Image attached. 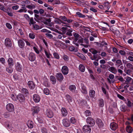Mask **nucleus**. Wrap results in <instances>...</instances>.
Returning <instances> with one entry per match:
<instances>
[{
    "mask_svg": "<svg viewBox=\"0 0 133 133\" xmlns=\"http://www.w3.org/2000/svg\"><path fill=\"white\" fill-rule=\"evenodd\" d=\"M86 121L87 123H89L91 126H94L95 124V120L91 117H88Z\"/></svg>",
    "mask_w": 133,
    "mask_h": 133,
    "instance_id": "1",
    "label": "nucleus"
},
{
    "mask_svg": "<svg viewBox=\"0 0 133 133\" xmlns=\"http://www.w3.org/2000/svg\"><path fill=\"white\" fill-rule=\"evenodd\" d=\"M6 110L9 112H12L14 110V107L13 105L11 103L8 104L6 106Z\"/></svg>",
    "mask_w": 133,
    "mask_h": 133,
    "instance_id": "2",
    "label": "nucleus"
},
{
    "mask_svg": "<svg viewBox=\"0 0 133 133\" xmlns=\"http://www.w3.org/2000/svg\"><path fill=\"white\" fill-rule=\"evenodd\" d=\"M62 29L65 31L66 30L67 32L66 33V34L69 36H72L71 32L73 31V30L72 29H68L66 27H63L62 28Z\"/></svg>",
    "mask_w": 133,
    "mask_h": 133,
    "instance_id": "3",
    "label": "nucleus"
},
{
    "mask_svg": "<svg viewBox=\"0 0 133 133\" xmlns=\"http://www.w3.org/2000/svg\"><path fill=\"white\" fill-rule=\"evenodd\" d=\"M83 130L84 133H90L91 132L90 127L88 125L84 126L83 128Z\"/></svg>",
    "mask_w": 133,
    "mask_h": 133,
    "instance_id": "4",
    "label": "nucleus"
},
{
    "mask_svg": "<svg viewBox=\"0 0 133 133\" xmlns=\"http://www.w3.org/2000/svg\"><path fill=\"white\" fill-rule=\"evenodd\" d=\"M56 77L57 80L60 82H62L64 79V77L62 74L60 72L57 73L56 75Z\"/></svg>",
    "mask_w": 133,
    "mask_h": 133,
    "instance_id": "5",
    "label": "nucleus"
},
{
    "mask_svg": "<svg viewBox=\"0 0 133 133\" xmlns=\"http://www.w3.org/2000/svg\"><path fill=\"white\" fill-rule=\"evenodd\" d=\"M5 44L7 47H10L12 46L11 40L9 38H6L5 40Z\"/></svg>",
    "mask_w": 133,
    "mask_h": 133,
    "instance_id": "6",
    "label": "nucleus"
},
{
    "mask_svg": "<svg viewBox=\"0 0 133 133\" xmlns=\"http://www.w3.org/2000/svg\"><path fill=\"white\" fill-rule=\"evenodd\" d=\"M35 55L34 53L32 52L29 53L28 58L30 61L32 62L34 61L35 60Z\"/></svg>",
    "mask_w": 133,
    "mask_h": 133,
    "instance_id": "7",
    "label": "nucleus"
},
{
    "mask_svg": "<svg viewBox=\"0 0 133 133\" xmlns=\"http://www.w3.org/2000/svg\"><path fill=\"white\" fill-rule=\"evenodd\" d=\"M63 124L65 127H69L70 125V123L69 120L67 119H64L63 120Z\"/></svg>",
    "mask_w": 133,
    "mask_h": 133,
    "instance_id": "8",
    "label": "nucleus"
},
{
    "mask_svg": "<svg viewBox=\"0 0 133 133\" xmlns=\"http://www.w3.org/2000/svg\"><path fill=\"white\" fill-rule=\"evenodd\" d=\"M61 71L63 74L64 75L67 74L68 72V68L67 66H65L62 67Z\"/></svg>",
    "mask_w": 133,
    "mask_h": 133,
    "instance_id": "9",
    "label": "nucleus"
},
{
    "mask_svg": "<svg viewBox=\"0 0 133 133\" xmlns=\"http://www.w3.org/2000/svg\"><path fill=\"white\" fill-rule=\"evenodd\" d=\"M110 126L111 129L114 131L116 130L118 127V125L117 124L114 122L111 123Z\"/></svg>",
    "mask_w": 133,
    "mask_h": 133,
    "instance_id": "10",
    "label": "nucleus"
},
{
    "mask_svg": "<svg viewBox=\"0 0 133 133\" xmlns=\"http://www.w3.org/2000/svg\"><path fill=\"white\" fill-rule=\"evenodd\" d=\"M17 97L18 99L21 102H24L25 100V98L24 96L22 94H19Z\"/></svg>",
    "mask_w": 133,
    "mask_h": 133,
    "instance_id": "11",
    "label": "nucleus"
},
{
    "mask_svg": "<svg viewBox=\"0 0 133 133\" xmlns=\"http://www.w3.org/2000/svg\"><path fill=\"white\" fill-rule=\"evenodd\" d=\"M96 122L98 126L99 127H102L104 125L103 122H102V120L100 119H97L96 121Z\"/></svg>",
    "mask_w": 133,
    "mask_h": 133,
    "instance_id": "12",
    "label": "nucleus"
},
{
    "mask_svg": "<svg viewBox=\"0 0 133 133\" xmlns=\"http://www.w3.org/2000/svg\"><path fill=\"white\" fill-rule=\"evenodd\" d=\"M46 114L49 118H52L54 115L53 112L50 109H47L46 112Z\"/></svg>",
    "mask_w": 133,
    "mask_h": 133,
    "instance_id": "13",
    "label": "nucleus"
},
{
    "mask_svg": "<svg viewBox=\"0 0 133 133\" xmlns=\"http://www.w3.org/2000/svg\"><path fill=\"white\" fill-rule=\"evenodd\" d=\"M28 84L29 88L32 89H34L35 87V85L33 82L32 81L28 82Z\"/></svg>",
    "mask_w": 133,
    "mask_h": 133,
    "instance_id": "14",
    "label": "nucleus"
},
{
    "mask_svg": "<svg viewBox=\"0 0 133 133\" xmlns=\"http://www.w3.org/2000/svg\"><path fill=\"white\" fill-rule=\"evenodd\" d=\"M33 98L34 101L36 103L39 102L40 100V97L37 94H35L33 96Z\"/></svg>",
    "mask_w": 133,
    "mask_h": 133,
    "instance_id": "15",
    "label": "nucleus"
},
{
    "mask_svg": "<svg viewBox=\"0 0 133 133\" xmlns=\"http://www.w3.org/2000/svg\"><path fill=\"white\" fill-rule=\"evenodd\" d=\"M16 68L18 71H21L22 69V66L19 62H18L16 65Z\"/></svg>",
    "mask_w": 133,
    "mask_h": 133,
    "instance_id": "16",
    "label": "nucleus"
},
{
    "mask_svg": "<svg viewBox=\"0 0 133 133\" xmlns=\"http://www.w3.org/2000/svg\"><path fill=\"white\" fill-rule=\"evenodd\" d=\"M18 46L21 48H23L25 45L24 41L22 40L19 39L18 41Z\"/></svg>",
    "mask_w": 133,
    "mask_h": 133,
    "instance_id": "17",
    "label": "nucleus"
},
{
    "mask_svg": "<svg viewBox=\"0 0 133 133\" xmlns=\"http://www.w3.org/2000/svg\"><path fill=\"white\" fill-rule=\"evenodd\" d=\"M108 70L114 74H116L117 72L116 69L114 67L111 66L108 69Z\"/></svg>",
    "mask_w": 133,
    "mask_h": 133,
    "instance_id": "18",
    "label": "nucleus"
},
{
    "mask_svg": "<svg viewBox=\"0 0 133 133\" xmlns=\"http://www.w3.org/2000/svg\"><path fill=\"white\" fill-rule=\"evenodd\" d=\"M8 66H13L14 65V61L12 58H9L8 60Z\"/></svg>",
    "mask_w": 133,
    "mask_h": 133,
    "instance_id": "19",
    "label": "nucleus"
},
{
    "mask_svg": "<svg viewBox=\"0 0 133 133\" xmlns=\"http://www.w3.org/2000/svg\"><path fill=\"white\" fill-rule=\"evenodd\" d=\"M69 50L71 51H74L77 52L78 51V48L76 47L75 48L74 46H71L69 47Z\"/></svg>",
    "mask_w": 133,
    "mask_h": 133,
    "instance_id": "20",
    "label": "nucleus"
},
{
    "mask_svg": "<svg viewBox=\"0 0 133 133\" xmlns=\"http://www.w3.org/2000/svg\"><path fill=\"white\" fill-rule=\"evenodd\" d=\"M61 112L63 116H66L67 115V111L65 108H63L62 109Z\"/></svg>",
    "mask_w": 133,
    "mask_h": 133,
    "instance_id": "21",
    "label": "nucleus"
},
{
    "mask_svg": "<svg viewBox=\"0 0 133 133\" xmlns=\"http://www.w3.org/2000/svg\"><path fill=\"white\" fill-rule=\"evenodd\" d=\"M81 91L83 94H86L87 93V91L86 90V87L83 85H82Z\"/></svg>",
    "mask_w": 133,
    "mask_h": 133,
    "instance_id": "22",
    "label": "nucleus"
},
{
    "mask_svg": "<svg viewBox=\"0 0 133 133\" xmlns=\"http://www.w3.org/2000/svg\"><path fill=\"white\" fill-rule=\"evenodd\" d=\"M89 95L90 97H94L95 95V92L94 90H91L90 91Z\"/></svg>",
    "mask_w": 133,
    "mask_h": 133,
    "instance_id": "23",
    "label": "nucleus"
},
{
    "mask_svg": "<svg viewBox=\"0 0 133 133\" xmlns=\"http://www.w3.org/2000/svg\"><path fill=\"white\" fill-rule=\"evenodd\" d=\"M34 111L32 112V114L33 116H34V114H35L37 113L40 110L39 108L37 107H36L34 108Z\"/></svg>",
    "mask_w": 133,
    "mask_h": 133,
    "instance_id": "24",
    "label": "nucleus"
},
{
    "mask_svg": "<svg viewBox=\"0 0 133 133\" xmlns=\"http://www.w3.org/2000/svg\"><path fill=\"white\" fill-rule=\"evenodd\" d=\"M99 105L100 107H102L104 105V100L102 99H101L98 100Z\"/></svg>",
    "mask_w": 133,
    "mask_h": 133,
    "instance_id": "25",
    "label": "nucleus"
},
{
    "mask_svg": "<svg viewBox=\"0 0 133 133\" xmlns=\"http://www.w3.org/2000/svg\"><path fill=\"white\" fill-rule=\"evenodd\" d=\"M22 92L25 96H27L28 94V90L26 88H23L22 90Z\"/></svg>",
    "mask_w": 133,
    "mask_h": 133,
    "instance_id": "26",
    "label": "nucleus"
},
{
    "mask_svg": "<svg viewBox=\"0 0 133 133\" xmlns=\"http://www.w3.org/2000/svg\"><path fill=\"white\" fill-rule=\"evenodd\" d=\"M12 67V66H9L8 67L6 68V71L8 73H12L13 71V69Z\"/></svg>",
    "mask_w": 133,
    "mask_h": 133,
    "instance_id": "27",
    "label": "nucleus"
},
{
    "mask_svg": "<svg viewBox=\"0 0 133 133\" xmlns=\"http://www.w3.org/2000/svg\"><path fill=\"white\" fill-rule=\"evenodd\" d=\"M126 130L128 132L131 133L132 131V129L130 126L128 125L126 127Z\"/></svg>",
    "mask_w": 133,
    "mask_h": 133,
    "instance_id": "28",
    "label": "nucleus"
},
{
    "mask_svg": "<svg viewBox=\"0 0 133 133\" xmlns=\"http://www.w3.org/2000/svg\"><path fill=\"white\" fill-rule=\"evenodd\" d=\"M79 70L82 72H84L85 71V68L84 66L82 64H81L79 66Z\"/></svg>",
    "mask_w": 133,
    "mask_h": 133,
    "instance_id": "29",
    "label": "nucleus"
},
{
    "mask_svg": "<svg viewBox=\"0 0 133 133\" xmlns=\"http://www.w3.org/2000/svg\"><path fill=\"white\" fill-rule=\"evenodd\" d=\"M27 125L29 128H32L33 127V122L31 121H29L28 122Z\"/></svg>",
    "mask_w": 133,
    "mask_h": 133,
    "instance_id": "30",
    "label": "nucleus"
},
{
    "mask_svg": "<svg viewBox=\"0 0 133 133\" xmlns=\"http://www.w3.org/2000/svg\"><path fill=\"white\" fill-rule=\"evenodd\" d=\"M69 89L70 90L74 92L76 89V87L74 85H71L70 86Z\"/></svg>",
    "mask_w": 133,
    "mask_h": 133,
    "instance_id": "31",
    "label": "nucleus"
},
{
    "mask_svg": "<svg viewBox=\"0 0 133 133\" xmlns=\"http://www.w3.org/2000/svg\"><path fill=\"white\" fill-rule=\"evenodd\" d=\"M77 55L81 59L83 60H85L86 58L84 56L83 54H80L79 53H78Z\"/></svg>",
    "mask_w": 133,
    "mask_h": 133,
    "instance_id": "32",
    "label": "nucleus"
},
{
    "mask_svg": "<svg viewBox=\"0 0 133 133\" xmlns=\"http://www.w3.org/2000/svg\"><path fill=\"white\" fill-rule=\"evenodd\" d=\"M66 97L69 103H70L72 101V98L69 95H66Z\"/></svg>",
    "mask_w": 133,
    "mask_h": 133,
    "instance_id": "33",
    "label": "nucleus"
},
{
    "mask_svg": "<svg viewBox=\"0 0 133 133\" xmlns=\"http://www.w3.org/2000/svg\"><path fill=\"white\" fill-rule=\"evenodd\" d=\"M89 51L93 54L95 55L98 52L94 48H91L89 49Z\"/></svg>",
    "mask_w": 133,
    "mask_h": 133,
    "instance_id": "34",
    "label": "nucleus"
},
{
    "mask_svg": "<svg viewBox=\"0 0 133 133\" xmlns=\"http://www.w3.org/2000/svg\"><path fill=\"white\" fill-rule=\"evenodd\" d=\"M50 79L53 82V84H55L56 82V80L55 77L53 76H51L50 77Z\"/></svg>",
    "mask_w": 133,
    "mask_h": 133,
    "instance_id": "35",
    "label": "nucleus"
},
{
    "mask_svg": "<svg viewBox=\"0 0 133 133\" xmlns=\"http://www.w3.org/2000/svg\"><path fill=\"white\" fill-rule=\"evenodd\" d=\"M97 43L98 46L101 47H102L104 45H107V44L106 42H105L104 41H103L101 42L99 44H98V43Z\"/></svg>",
    "mask_w": 133,
    "mask_h": 133,
    "instance_id": "36",
    "label": "nucleus"
},
{
    "mask_svg": "<svg viewBox=\"0 0 133 133\" xmlns=\"http://www.w3.org/2000/svg\"><path fill=\"white\" fill-rule=\"evenodd\" d=\"M73 35L75 38H81L82 37L79 34L75 32L73 33Z\"/></svg>",
    "mask_w": 133,
    "mask_h": 133,
    "instance_id": "37",
    "label": "nucleus"
},
{
    "mask_svg": "<svg viewBox=\"0 0 133 133\" xmlns=\"http://www.w3.org/2000/svg\"><path fill=\"white\" fill-rule=\"evenodd\" d=\"M121 109L122 111L124 112L126 110V107L124 105H122L121 107Z\"/></svg>",
    "mask_w": 133,
    "mask_h": 133,
    "instance_id": "38",
    "label": "nucleus"
},
{
    "mask_svg": "<svg viewBox=\"0 0 133 133\" xmlns=\"http://www.w3.org/2000/svg\"><path fill=\"white\" fill-rule=\"evenodd\" d=\"M127 67L128 68H129L132 70H133V65L132 64L130 63H128L126 65Z\"/></svg>",
    "mask_w": 133,
    "mask_h": 133,
    "instance_id": "39",
    "label": "nucleus"
},
{
    "mask_svg": "<svg viewBox=\"0 0 133 133\" xmlns=\"http://www.w3.org/2000/svg\"><path fill=\"white\" fill-rule=\"evenodd\" d=\"M76 14L78 15L79 17L81 18H84L85 17V15L82 14L79 12H77Z\"/></svg>",
    "mask_w": 133,
    "mask_h": 133,
    "instance_id": "40",
    "label": "nucleus"
},
{
    "mask_svg": "<svg viewBox=\"0 0 133 133\" xmlns=\"http://www.w3.org/2000/svg\"><path fill=\"white\" fill-rule=\"evenodd\" d=\"M116 63L117 64L119 65H118L119 67L120 65H122V61L119 59H117L116 61Z\"/></svg>",
    "mask_w": 133,
    "mask_h": 133,
    "instance_id": "41",
    "label": "nucleus"
},
{
    "mask_svg": "<svg viewBox=\"0 0 133 133\" xmlns=\"http://www.w3.org/2000/svg\"><path fill=\"white\" fill-rule=\"evenodd\" d=\"M55 22L56 23L58 24H61V23H63L66 24L64 22H62L61 20L59 19H58L57 20L55 21Z\"/></svg>",
    "mask_w": 133,
    "mask_h": 133,
    "instance_id": "42",
    "label": "nucleus"
},
{
    "mask_svg": "<svg viewBox=\"0 0 133 133\" xmlns=\"http://www.w3.org/2000/svg\"><path fill=\"white\" fill-rule=\"evenodd\" d=\"M44 92L45 94L48 95L49 94V91L47 88H44Z\"/></svg>",
    "mask_w": 133,
    "mask_h": 133,
    "instance_id": "43",
    "label": "nucleus"
},
{
    "mask_svg": "<svg viewBox=\"0 0 133 133\" xmlns=\"http://www.w3.org/2000/svg\"><path fill=\"white\" fill-rule=\"evenodd\" d=\"M86 116H88L90 115L91 114V113L90 111L87 110L85 111L84 113Z\"/></svg>",
    "mask_w": 133,
    "mask_h": 133,
    "instance_id": "44",
    "label": "nucleus"
},
{
    "mask_svg": "<svg viewBox=\"0 0 133 133\" xmlns=\"http://www.w3.org/2000/svg\"><path fill=\"white\" fill-rule=\"evenodd\" d=\"M32 26L34 29L36 30H37L39 29V26L38 25L36 24H33Z\"/></svg>",
    "mask_w": 133,
    "mask_h": 133,
    "instance_id": "45",
    "label": "nucleus"
},
{
    "mask_svg": "<svg viewBox=\"0 0 133 133\" xmlns=\"http://www.w3.org/2000/svg\"><path fill=\"white\" fill-rule=\"evenodd\" d=\"M70 121L71 123L74 124L76 122V121L74 117H72L70 119Z\"/></svg>",
    "mask_w": 133,
    "mask_h": 133,
    "instance_id": "46",
    "label": "nucleus"
},
{
    "mask_svg": "<svg viewBox=\"0 0 133 133\" xmlns=\"http://www.w3.org/2000/svg\"><path fill=\"white\" fill-rule=\"evenodd\" d=\"M6 128L9 130H12V128L11 125H10L9 124H6Z\"/></svg>",
    "mask_w": 133,
    "mask_h": 133,
    "instance_id": "47",
    "label": "nucleus"
},
{
    "mask_svg": "<svg viewBox=\"0 0 133 133\" xmlns=\"http://www.w3.org/2000/svg\"><path fill=\"white\" fill-rule=\"evenodd\" d=\"M54 57L57 59L59 58V56L58 54L56 52H55L54 53Z\"/></svg>",
    "mask_w": 133,
    "mask_h": 133,
    "instance_id": "48",
    "label": "nucleus"
},
{
    "mask_svg": "<svg viewBox=\"0 0 133 133\" xmlns=\"http://www.w3.org/2000/svg\"><path fill=\"white\" fill-rule=\"evenodd\" d=\"M43 17L39 16L37 19L36 18H34V19L36 21L39 22V20L41 21L43 19Z\"/></svg>",
    "mask_w": 133,
    "mask_h": 133,
    "instance_id": "49",
    "label": "nucleus"
},
{
    "mask_svg": "<svg viewBox=\"0 0 133 133\" xmlns=\"http://www.w3.org/2000/svg\"><path fill=\"white\" fill-rule=\"evenodd\" d=\"M29 21L30 22L29 23V24L31 25V24H33V21L34 19L33 17H31L29 19Z\"/></svg>",
    "mask_w": 133,
    "mask_h": 133,
    "instance_id": "50",
    "label": "nucleus"
},
{
    "mask_svg": "<svg viewBox=\"0 0 133 133\" xmlns=\"http://www.w3.org/2000/svg\"><path fill=\"white\" fill-rule=\"evenodd\" d=\"M117 96L120 99H121L123 100H125V98L123 96H122L121 95L119 94H118L117 95Z\"/></svg>",
    "mask_w": 133,
    "mask_h": 133,
    "instance_id": "51",
    "label": "nucleus"
},
{
    "mask_svg": "<svg viewBox=\"0 0 133 133\" xmlns=\"http://www.w3.org/2000/svg\"><path fill=\"white\" fill-rule=\"evenodd\" d=\"M80 39L78 40L77 42L78 43H82V44L83 42V38L81 37Z\"/></svg>",
    "mask_w": 133,
    "mask_h": 133,
    "instance_id": "52",
    "label": "nucleus"
},
{
    "mask_svg": "<svg viewBox=\"0 0 133 133\" xmlns=\"http://www.w3.org/2000/svg\"><path fill=\"white\" fill-rule=\"evenodd\" d=\"M119 53L122 55H125V52L122 50H120L119 52Z\"/></svg>",
    "mask_w": 133,
    "mask_h": 133,
    "instance_id": "53",
    "label": "nucleus"
},
{
    "mask_svg": "<svg viewBox=\"0 0 133 133\" xmlns=\"http://www.w3.org/2000/svg\"><path fill=\"white\" fill-rule=\"evenodd\" d=\"M41 130L42 133H47L46 129L44 128H42Z\"/></svg>",
    "mask_w": 133,
    "mask_h": 133,
    "instance_id": "54",
    "label": "nucleus"
},
{
    "mask_svg": "<svg viewBox=\"0 0 133 133\" xmlns=\"http://www.w3.org/2000/svg\"><path fill=\"white\" fill-rule=\"evenodd\" d=\"M84 43L86 44H89V41L88 39L87 38H84L83 39Z\"/></svg>",
    "mask_w": 133,
    "mask_h": 133,
    "instance_id": "55",
    "label": "nucleus"
},
{
    "mask_svg": "<svg viewBox=\"0 0 133 133\" xmlns=\"http://www.w3.org/2000/svg\"><path fill=\"white\" fill-rule=\"evenodd\" d=\"M29 37L32 39H33L35 38V35L32 33H30L29 34Z\"/></svg>",
    "mask_w": 133,
    "mask_h": 133,
    "instance_id": "56",
    "label": "nucleus"
},
{
    "mask_svg": "<svg viewBox=\"0 0 133 133\" xmlns=\"http://www.w3.org/2000/svg\"><path fill=\"white\" fill-rule=\"evenodd\" d=\"M6 25L7 27L9 29H11L12 28V26L10 24L8 23H6Z\"/></svg>",
    "mask_w": 133,
    "mask_h": 133,
    "instance_id": "57",
    "label": "nucleus"
},
{
    "mask_svg": "<svg viewBox=\"0 0 133 133\" xmlns=\"http://www.w3.org/2000/svg\"><path fill=\"white\" fill-rule=\"evenodd\" d=\"M60 18H61L62 20H63L65 21H66L67 20V18L66 17H65V16H61Z\"/></svg>",
    "mask_w": 133,
    "mask_h": 133,
    "instance_id": "58",
    "label": "nucleus"
},
{
    "mask_svg": "<svg viewBox=\"0 0 133 133\" xmlns=\"http://www.w3.org/2000/svg\"><path fill=\"white\" fill-rule=\"evenodd\" d=\"M24 17L28 21H29V20L30 19V17L28 15L25 14L24 15Z\"/></svg>",
    "mask_w": 133,
    "mask_h": 133,
    "instance_id": "59",
    "label": "nucleus"
},
{
    "mask_svg": "<svg viewBox=\"0 0 133 133\" xmlns=\"http://www.w3.org/2000/svg\"><path fill=\"white\" fill-rule=\"evenodd\" d=\"M33 49L37 54H39V51L38 50L37 48H36L34 46L33 47Z\"/></svg>",
    "mask_w": 133,
    "mask_h": 133,
    "instance_id": "60",
    "label": "nucleus"
},
{
    "mask_svg": "<svg viewBox=\"0 0 133 133\" xmlns=\"http://www.w3.org/2000/svg\"><path fill=\"white\" fill-rule=\"evenodd\" d=\"M80 102L82 105L83 104H85L86 103V101L83 99L81 100Z\"/></svg>",
    "mask_w": 133,
    "mask_h": 133,
    "instance_id": "61",
    "label": "nucleus"
},
{
    "mask_svg": "<svg viewBox=\"0 0 133 133\" xmlns=\"http://www.w3.org/2000/svg\"><path fill=\"white\" fill-rule=\"evenodd\" d=\"M90 10L94 12H97V10L96 9H94L93 8H90Z\"/></svg>",
    "mask_w": 133,
    "mask_h": 133,
    "instance_id": "62",
    "label": "nucleus"
},
{
    "mask_svg": "<svg viewBox=\"0 0 133 133\" xmlns=\"http://www.w3.org/2000/svg\"><path fill=\"white\" fill-rule=\"evenodd\" d=\"M117 79L118 80L121 82H123L124 81L123 78L121 76L119 77V78H117Z\"/></svg>",
    "mask_w": 133,
    "mask_h": 133,
    "instance_id": "63",
    "label": "nucleus"
},
{
    "mask_svg": "<svg viewBox=\"0 0 133 133\" xmlns=\"http://www.w3.org/2000/svg\"><path fill=\"white\" fill-rule=\"evenodd\" d=\"M109 78L110 79H112L114 78V75L112 74H110L109 76Z\"/></svg>",
    "mask_w": 133,
    "mask_h": 133,
    "instance_id": "64",
    "label": "nucleus"
}]
</instances>
